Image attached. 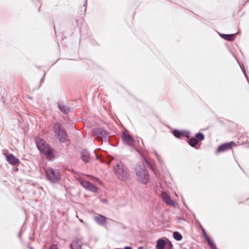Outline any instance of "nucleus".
<instances>
[{
	"mask_svg": "<svg viewBox=\"0 0 249 249\" xmlns=\"http://www.w3.org/2000/svg\"><path fill=\"white\" fill-rule=\"evenodd\" d=\"M117 177L121 180L125 181L129 178V174L124 165L121 162H119L114 169Z\"/></svg>",
	"mask_w": 249,
	"mask_h": 249,
	"instance_id": "f257e3e1",
	"label": "nucleus"
},
{
	"mask_svg": "<svg viewBox=\"0 0 249 249\" xmlns=\"http://www.w3.org/2000/svg\"><path fill=\"white\" fill-rule=\"evenodd\" d=\"M36 142L37 148L42 153L50 158L53 157V152L44 140L36 138Z\"/></svg>",
	"mask_w": 249,
	"mask_h": 249,
	"instance_id": "f03ea898",
	"label": "nucleus"
},
{
	"mask_svg": "<svg viewBox=\"0 0 249 249\" xmlns=\"http://www.w3.org/2000/svg\"><path fill=\"white\" fill-rule=\"evenodd\" d=\"M136 178L138 182L143 184H146L150 181L148 172L144 168L138 167L136 169Z\"/></svg>",
	"mask_w": 249,
	"mask_h": 249,
	"instance_id": "7ed1b4c3",
	"label": "nucleus"
},
{
	"mask_svg": "<svg viewBox=\"0 0 249 249\" xmlns=\"http://www.w3.org/2000/svg\"><path fill=\"white\" fill-rule=\"evenodd\" d=\"M53 131L56 138L60 142H64L67 139V135L58 124H55L53 126Z\"/></svg>",
	"mask_w": 249,
	"mask_h": 249,
	"instance_id": "20e7f679",
	"label": "nucleus"
},
{
	"mask_svg": "<svg viewBox=\"0 0 249 249\" xmlns=\"http://www.w3.org/2000/svg\"><path fill=\"white\" fill-rule=\"evenodd\" d=\"M46 174L48 179L53 182H56L60 178L59 173L51 167H48L46 169Z\"/></svg>",
	"mask_w": 249,
	"mask_h": 249,
	"instance_id": "39448f33",
	"label": "nucleus"
},
{
	"mask_svg": "<svg viewBox=\"0 0 249 249\" xmlns=\"http://www.w3.org/2000/svg\"><path fill=\"white\" fill-rule=\"evenodd\" d=\"M157 249H172V245L171 242L165 243L162 239H160L157 241Z\"/></svg>",
	"mask_w": 249,
	"mask_h": 249,
	"instance_id": "423d86ee",
	"label": "nucleus"
},
{
	"mask_svg": "<svg viewBox=\"0 0 249 249\" xmlns=\"http://www.w3.org/2000/svg\"><path fill=\"white\" fill-rule=\"evenodd\" d=\"M122 139L128 145H132L134 143V140L127 132L124 131L123 132Z\"/></svg>",
	"mask_w": 249,
	"mask_h": 249,
	"instance_id": "0eeeda50",
	"label": "nucleus"
},
{
	"mask_svg": "<svg viewBox=\"0 0 249 249\" xmlns=\"http://www.w3.org/2000/svg\"><path fill=\"white\" fill-rule=\"evenodd\" d=\"M161 196L163 200L167 204L174 206L175 204L174 201L171 199L170 196L165 192L161 193Z\"/></svg>",
	"mask_w": 249,
	"mask_h": 249,
	"instance_id": "6e6552de",
	"label": "nucleus"
},
{
	"mask_svg": "<svg viewBox=\"0 0 249 249\" xmlns=\"http://www.w3.org/2000/svg\"><path fill=\"white\" fill-rule=\"evenodd\" d=\"M6 160L12 165H17L19 163V160L12 154L7 155L6 156Z\"/></svg>",
	"mask_w": 249,
	"mask_h": 249,
	"instance_id": "1a4fd4ad",
	"label": "nucleus"
},
{
	"mask_svg": "<svg viewBox=\"0 0 249 249\" xmlns=\"http://www.w3.org/2000/svg\"><path fill=\"white\" fill-rule=\"evenodd\" d=\"M81 184L84 187L90 190L93 192H96L97 191V188L89 183V181L86 180H83L81 182Z\"/></svg>",
	"mask_w": 249,
	"mask_h": 249,
	"instance_id": "9d476101",
	"label": "nucleus"
},
{
	"mask_svg": "<svg viewBox=\"0 0 249 249\" xmlns=\"http://www.w3.org/2000/svg\"><path fill=\"white\" fill-rule=\"evenodd\" d=\"M235 145L234 143L231 142L229 143H226L219 146L217 149V152H221L228 150Z\"/></svg>",
	"mask_w": 249,
	"mask_h": 249,
	"instance_id": "9b49d317",
	"label": "nucleus"
},
{
	"mask_svg": "<svg viewBox=\"0 0 249 249\" xmlns=\"http://www.w3.org/2000/svg\"><path fill=\"white\" fill-rule=\"evenodd\" d=\"M95 221L99 225H105L107 220V218L101 215H98L94 217Z\"/></svg>",
	"mask_w": 249,
	"mask_h": 249,
	"instance_id": "f8f14e48",
	"label": "nucleus"
},
{
	"mask_svg": "<svg viewBox=\"0 0 249 249\" xmlns=\"http://www.w3.org/2000/svg\"><path fill=\"white\" fill-rule=\"evenodd\" d=\"M82 242L80 240L76 239L71 244V249H81Z\"/></svg>",
	"mask_w": 249,
	"mask_h": 249,
	"instance_id": "ddd939ff",
	"label": "nucleus"
},
{
	"mask_svg": "<svg viewBox=\"0 0 249 249\" xmlns=\"http://www.w3.org/2000/svg\"><path fill=\"white\" fill-rule=\"evenodd\" d=\"M82 160L85 162H88L90 160V156L88 151L84 150L81 154Z\"/></svg>",
	"mask_w": 249,
	"mask_h": 249,
	"instance_id": "4468645a",
	"label": "nucleus"
},
{
	"mask_svg": "<svg viewBox=\"0 0 249 249\" xmlns=\"http://www.w3.org/2000/svg\"><path fill=\"white\" fill-rule=\"evenodd\" d=\"M204 235L205 236V238L206 239V240L208 242V243L209 244V245L210 246V247L212 249H215V246L214 245V244L210 240V239L209 238V237L205 233H204Z\"/></svg>",
	"mask_w": 249,
	"mask_h": 249,
	"instance_id": "2eb2a0df",
	"label": "nucleus"
},
{
	"mask_svg": "<svg viewBox=\"0 0 249 249\" xmlns=\"http://www.w3.org/2000/svg\"><path fill=\"white\" fill-rule=\"evenodd\" d=\"M173 237L175 239L180 241L182 239V235L178 232L175 231L173 233Z\"/></svg>",
	"mask_w": 249,
	"mask_h": 249,
	"instance_id": "dca6fc26",
	"label": "nucleus"
},
{
	"mask_svg": "<svg viewBox=\"0 0 249 249\" xmlns=\"http://www.w3.org/2000/svg\"><path fill=\"white\" fill-rule=\"evenodd\" d=\"M198 142V140L196 139L195 138H192L189 141V144L192 146H194L196 145Z\"/></svg>",
	"mask_w": 249,
	"mask_h": 249,
	"instance_id": "f3484780",
	"label": "nucleus"
},
{
	"mask_svg": "<svg viewBox=\"0 0 249 249\" xmlns=\"http://www.w3.org/2000/svg\"><path fill=\"white\" fill-rule=\"evenodd\" d=\"M94 133L96 134V135H97L98 137H102V134L105 133V132L101 129H99L97 131H95Z\"/></svg>",
	"mask_w": 249,
	"mask_h": 249,
	"instance_id": "a211bd4d",
	"label": "nucleus"
},
{
	"mask_svg": "<svg viewBox=\"0 0 249 249\" xmlns=\"http://www.w3.org/2000/svg\"><path fill=\"white\" fill-rule=\"evenodd\" d=\"M225 38L227 40H232L234 38V35H226Z\"/></svg>",
	"mask_w": 249,
	"mask_h": 249,
	"instance_id": "6ab92c4d",
	"label": "nucleus"
},
{
	"mask_svg": "<svg viewBox=\"0 0 249 249\" xmlns=\"http://www.w3.org/2000/svg\"><path fill=\"white\" fill-rule=\"evenodd\" d=\"M59 107L61 110L64 112H67V111L68 110V109L65 106L63 105H59Z\"/></svg>",
	"mask_w": 249,
	"mask_h": 249,
	"instance_id": "aec40b11",
	"label": "nucleus"
},
{
	"mask_svg": "<svg viewBox=\"0 0 249 249\" xmlns=\"http://www.w3.org/2000/svg\"><path fill=\"white\" fill-rule=\"evenodd\" d=\"M196 139H199L200 140H202L204 139V135L201 133H198L196 135Z\"/></svg>",
	"mask_w": 249,
	"mask_h": 249,
	"instance_id": "412c9836",
	"label": "nucleus"
},
{
	"mask_svg": "<svg viewBox=\"0 0 249 249\" xmlns=\"http://www.w3.org/2000/svg\"><path fill=\"white\" fill-rule=\"evenodd\" d=\"M174 135L176 137H179L181 135V133L178 131L175 130L174 131Z\"/></svg>",
	"mask_w": 249,
	"mask_h": 249,
	"instance_id": "4be33fe9",
	"label": "nucleus"
},
{
	"mask_svg": "<svg viewBox=\"0 0 249 249\" xmlns=\"http://www.w3.org/2000/svg\"><path fill=\"white\" fill-rule=\"evenodd\" d=\"M50 249H57V248L55 245H53L50 247Z\"/></svg>",
	"mask_w": 249,
	"mask_h": 249,
	"instance_id": "5701e85b",
	"label": "nucleus"
},
{
	"mask_svg": "<svg viewBox=\"0 0 249 249\" xmlns=\"http://www.w3.org/2000/svg\"><path fill=\"white\" fill-rule=\"evenodd\" d=\"M124 249H132L130 247H125Z\"/></svg>",
	"mask_w": 249,
	"mask_h": 249,
	"instance_id": "b1692460",
	"label": "nucleus"
},
{
	"mask_svg": "<svg viewBox=\"0 0 249 249\" xmlns=\"http://www.w3.org/2000/svg\"><path fill=\"white\" fill-rule=\"evenodd\" d=\"M79 220H80V221L81 222H82V223H83V222H83V221L82 220H81V219H80Z\"/></svg>",
	"mask_w": 249,
	"mask_h": 249,
	"instance_id": "393cba45",
	"label": "nucleus"
}]
</instances>
